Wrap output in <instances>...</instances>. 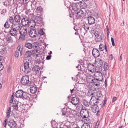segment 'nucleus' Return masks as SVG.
Returning <instances> with one entry per match:
<instances>
[{"label": "nucleus", "mask_w": 128, "mask_h": 128, "mask_svg": "<svg viewBox=\"0 0 128 128\" xmlns=\"http://www.w3.org/2000/svg\"><path fill=\"white\" fill-rule=\"evenodd\" d=\"M21 16L18 14L15 15L14 18L12 16H9L8 21L10 24H12L14 26H20V21Z\"/></svg>", "instance_id": "1"}, {"label": "nucleus", "mask_w": 128, "mask_h": 128, "mask_svg": "<svg viewBox=\"0 0 128 128\" xmlns=\"http://www.w3.org/2000/svg\"><path fill=\"white\" fill-rule=\"evenodd\" d=\"M20 27V26H14L13 25L10 28L9 32L10 34L14 36H17L18 34V31Z\"/></svg>", "instance_id": "2"}, {"label": "nucleus", "mask_w": 128, "mask_h": 128, "mask_svg": "<svg viewBox=\"0 0 128 128\" xmlns=\"http://www.w3.org/2000/svg\"><path fill=\"white\" fill-rule=\"evenodd\" d=\"M20 82L22 84L24 85H30L31 84V82L29 80V77L28 75L23 76L21 78Z\"/></svg>", "instance_id": "3"}, {"label": "nucleus", "mask_w": 128, "mask_h": 128, "mask_svg": "<svg viewBox=\"0 0 128 128\" xmlns=\"http://www.w3.org/2000/svg\"><path fill=\"white\" fill-rule=\"evenodd\" d=\"M89 111L86 108L82 109L80 112V116L81 118L80 119H84L86 118V117H88L89 116Z\"/></svg>", "instance_id": "4"}, {"label": "nucleus", "mask_w": 128, "mask_h": 128, "mask_svg": "<svg viewBox=\"0 0 128 128\" xmlns=\"http://www.w3.org/2000/svg\"><path fill=\"white\" fill-rule=\"evenodd\" d=\"M34 19V20H32V22H33V26H36V23L40 24L42 23L43 24L44 22L43 21L42 18L40 16H36Z\"/></svg>", "instance_id": "5"}, {"label": "nucleus", "mask_w": 128, "mask_h": 128, "mask_svg": "<svg viewBox=\"0 0 128 128\" xmlns=\"http://www.w3.org/2000/svg\"><path fill=\"white\" fill-rule=\"evenodd\" d=\"M90 104L91 106H92V108H95V109H99V105L100 106L101 104L99 102L96 100H93L92 101H90Z\"/></svg>", "instance_id": "6"}, {"label": "nucleus", "mask_w": 128, "mask_h": 128, "mask_svg": "<svg viewBox=\"0 0 128 128\" xmlns=\"http://www.w3.org/2000/svg\"><path fill=\"white\" fill-rule=\"evenodd\" d=\"M35 26H31V27H32V28H30L29 32L30 36L32 38H34L35 37L37 34Z\"/></svg>", "instance_id": "7"}, {"label": "nucleus", "mask_w": 128, "mask_h": 128, "mask_svg": "<svg viewBox=\"0 0 128 128\" xmlns=\"http://www.w3.org/2000/svg\"><path fill=\"white\" fill-rule=\"evenodd\" d=\"M24 72L27 74L31 71V68L29 66V62L27 61L25 62L24 64Z\"/></svg>", "instance_id": "8"}, {"label": "nucleus", "mask_w": 128, "mask_h": 128, "mask_svg": "<svg viewBox=\"0 0 128 128\" xmlns=\"http://www.w3.org/2000/svg\"><path fill=\"white\" fill-rule=\"evenodd\" d=\"M90 12H88V16L87 17L88 20V24L90 25H92L94 24L95 22V18L92 16H91V15H90L88 14L90 13Z\"/></svg>", "instance_id": "9"}, {"label": "nucleus", "mask_w": 128, "mask_h": 128, "mask_svg": "<svg viewBox=\"0 0 128 128\" xmlns=\"http://www.w3.org/2000/svg\"><path fill=\"white\" fill-rule=\"evenodd\" d=\"M7 123L8 125L11 128H14L17 125L15 122L12 120L8 122Z\"/></svg>", "instance_id": "10"}, {"label": "nucleus", "mask_w": 128, "mask_h": 128, "mask_svg": "<svg viewBox=\"0 0 128 128\" xmlns=\"http://www.w3.org/2000/svg\"><path fill=\"white\" fill-rule=\"evenodd\" d=\"M71 123L68 120H66L65 123H62L60 124V128H66L67 127H70Z\"/></svg>", "instance_id": "11"}, {"label": "nucleus", "mask_w": 128, "mask_h": 128, "mask_svg": "<svg viewBox=\"0 0 128 128\" xmlns=\"http://www.w3.org/2000/svg\"><path fill=\"white\" fill-rule=\"evenodd\" d=\"M92 55L95 58L98 57L100 55L99 50L96 48H94L92 50Z\"/></svg>", "instance_id": "12"}, {"label": "nucleus", "mask_w": 128, "mask_h": 128, "mask_svg": "<svg viewBox=\"0 0 128 128\" xmlns=\"http://www.w3.org/2000/svg\"><path fill=\"white\" fill-rule=\"evenodd\" d=\"M30 92L32 94L36 93V92L37 89L36 86L34 84L30 85Z\"/></svg>", "instance_id": "13"}, {"label": "nucleus", "mask_w": 128, "mask_h": 128, "mask_svg": "<svg viewBox=\"0 0 128 128\" xmlns=\"http://www.w3.org/2000/svg\"><path fill=\"white\" fill-rule=\"evenodd\" d=\"M101 70L102 71H101V72H100V71H97L96 72L98 74L96 76V78L98 79V80L101 81L103 79V76L102 75L103 73L102 72V69H101Z\"/></svg>", "instance_id": "14"}, {"label": "nucleus", "mask_w": 128, "mask_h": 128, "mask_svg": "<svg viewBox=\"0 0 128 128\" xmlns=\"http://www.w3.org/2000/svg\"><path fill=\"white\" fill-rule=\"evenodd\" d=\"M95 67L94 65L92 64H89L88 65V69L90 72H93L96 71V70L94 69Z\"/></svg>", "instance_id": "15"}, {"label": "nucleus", "mask_w": 128, "mask_h": 128, "mask_svg": "<svg viewBox=\"0 0 128 128\" xmlns=\"http://www.w3.org/2000/svg\"><path fill=\"white\" fill-rule=\"evenodd\" d=\"M71 102L73 104L76 105L79 102V98L76 96L72 97L71 99Z\"/></svg>", "instance_id": "16"}, {"label": "nucleus", "mask_w": 128, "mask_h": 128, "mask_svg": "<svg viewBox=\"0 0 128 128\" xmlns=\"http://www.w3.org/2000/svg\"><path fill=\"white\" fill-rule=\"evenodd\" d=\"M21 21L22 24L23 26L27 25L29 22L28 18L26 17H24Z\"/></svg>", "instance_id": "17"}, {"label": "nucleus", "mask_w": 128, "mask_h": 128, "mask_svg": "<svg viewBox=\"0 0 128 128\" xmlns=\"http://www.w3.org/2000/svg\"><path fill=\"white\" fill-rule=\"evenodd\" d=\"M15 94L16 97L21 98L24 95L23 91L22 90H18L16 92Z\"/></svg>", "instance_id": "18"}, {"label": "nucleus", "mask_w": 128, "mask_h": 128, "mask_svg": "<svg viewBox=\"0 0 128 128\" xmlns=\"http://www.w3.org/2000/svg\"><path fill=\"white\" fill-rule=\"evenodd\" d=\"M72 7L73 10L76 11H78L80 9L79 8V5L78 3L72 4Z\"/></svg>", "instance_id": "19"}, {"label": "nucleus", "mask_w": 128, "mask_h": 128, "mask_svg": "<svg viewBox=\"0 0 128 128\" xmlns=\"http://www.w3.org/2000/svg\"><path fill=\"white\" fill-rule=\"evenodd\" d=\"M92 80V81L93 84L96 86L98 87L100 86V81H101L98 79L95 78Z\"/></svg>", "instance_id": "20"}, {"label": "nucleus", "mask_w": 128, "mask_h": 128, "mask_svg": "<svg viewBox=\"0 0 128 128\" xmlns=\"http://www.w3.org/2000/svg\"><path fill=\"white\" fill-rule=\"evenodd\" d=\"M97 62L95 64L96 66L97 67L101 68L102 69V66L103 64L102 60L98 58Z\"/></svg>", "instance_id": "21"}, {"label": "nucleus", "mask_w": 128, "mask_h": 128, "mask_svg": "<svg viewBox=\"0 0 128 128\" xmlns=\"http://www.w3.org/2000/svg\"><path fill=\"white\" fill-rule=\"evenodd\" d=\"M78 3L80 8L85 9L87 8V4L85 2L80 1Z\"/></svg>", "instance_id": "22"}, {"label": "nucleus", "mask_w": 128, "mask_h": 128, "mask_svg": "<svg viewBox=\"0 0 128 128\" xmlns=\"http://www.w3.org/2000/svg\"><path fill=\"white\" fill-rule=\"evenodd\" d=\"M20 32L26 35L27 32L26 27L25 26L22 27L20 30Z\"/></svg>", "instance_id": "23"}, {"label": "nucleus", "mask_w": 128, "mask_h": 128, "mask_svg": "<svg viewBox=\"0 0 128 128\" xmlns=\"http://www.w3.org/2000/svg\"><path fill=\"white\" fill-rule=\"evenodd\" d=\"M62 115H64L65 117H70V113L66 110V109L63 108L62 112Z\"/></svg>", "instance_id": "24"}, {"label": "nucleus", "mask_w": 128, "mask_h": 128, "mask_svg": "<svg viewBox=\"0 0 128 128\" xmlns=\"http://www.w3.org/2000/svg\"><path fill=\"white\" fill-rule=\"evenodd\" d=\"M30 95L28 94H26L25 92L24 93V95L22 96V98L24 99H26L29 100L30 99Z\"/></svg>", "instance_id": "25"}, {"label": "nucleus", "mask_w": 128, "mask_h": 128, "mask_svg": "<svg viewBox=\"0 0 128 128\" xmlns=\"http://www.w3.org/2000/svg\"><path fill=\"white\" fill-rule=\"evenodd\" d=\"M108 67L107 63L105 62L104 65V70H103L102 72L103 74H106L107 72L108 71Z\"/></svg>", "instance_id": "26"}, {"label": "nucleus", "mask_w": 128, "mask_h": 128, "mask_svg": "<svg viewBox=\"0 0 128 128\" xmlns=\"http://www.w3.org/2000/svg\"><path fill=\"white\" fill-rule=\"evenodd\" d=\"M18 102L16 101L15 103L14 102L12 104V106L13 108V110L15 111H16L18 110Z\"/></svg>", "instance_id": "27"}, {"label": "nucleus", "mask_w": 128, "mask_h": 128, "mask_svg": "<svg viewBox=\"0 0 128 128\" xmlns=\"http://www.w3.org/2000/svg\"><path fill=\"white\" fill-rule=\"evenodd\" d=\"M33 54V52H32V51H28L26 52L25 56L27 58H30Z\"/></svg>", "instance_id": "28"}, {"label": "nucleus", "mask_w": 128, "mask_h": 128, "mask_svg": "<svg viewBox=\"0 0 128 128\" xmlns=\"http://www.w3.org/2000/svg\"><path fill=\"white\" fill-rule=\"evenodd\" d=\"M71 17H73L74 18H80V16L78 12V11L74 12L72 14V16L71 15L70 16Z\"/></svg>", "instance_id": "29"}, {"label": "nucleus", "mask_w": 128, "mask_h": 128, "mask_svg": "<svg viewBox=\"0 0 128 128\" xmlns=\"http://www.w3.org/2000/svg\"><path fill=\"white\" fill-rule=\"evenodd\" d=\"M44 58V56H42L39 58L36 61V63L38 64H39L43 61V60L42 58Z\"/></svg>", "instance_id": "30"}, {"label": "nucleus", "mask_w": 128, "mask_h": 128, "mask_svg": "<svg viewBox=\"0 0 128 128\" xmlns=\"http://www.w3.org/2000/svg\"><path fill=\"white\" fill-rule=\"evenodd\" d=\"M40 69L38 66L35 65L32 68V70L35 72H37L40 70Z\"/></svg>", "instance_id": "31"}, {"label": "nucleus", "mask_w": 128, "mask_h": 128, "mask_svg": "<svg viewBox=\"0 0 128 128\" xmlns=\"http://www.w3.org/2000/svg\"><path fill=\"white\" fill-rule=\"evenodd\" d=\"M81 120L82 122H84V123H86L88 124L90 123V120L88 117H86V118L84 119H81Z\"/></svg>", "instance_id": "32"}, {"label": "nucleus", "mask_w": 128, "mask_h": 128, "mask_svg": "<svg viewBox=\"0 0 128 128\" xmlns=\"http://www.w3.org/2000/svg\"><path fill=\"white\" fill-rule=\"evenodd\" d=\"M6 41L8 42H13V40L12 37L10 35H8L6 38Z\"/></svg>", "instance_id": "33"}, {"label": "nucleus", "mask_w": 128, "mask_h": 128, "mask_svg": "<svg viewBox=\"0 0 128 128\" xmlns=\"http://www.w3.org/2000/svg\"><path fill=\"white\" fill-rule=\"evenodd\" d=\"M32 44L28 42H26L25 44V47L29 49H31L32 48Z\"/></svg>", "instance_id": "34"}, {"label": "nucleus", "mask_w": 128, "mask_h": 128, "mask_svg": "<svg viewBox=\"0 0 128 128\" xmlns=\"http://www.w3.org/2000/svg\"><path fill=\"white\" fill-rule=\"evenodd\" d=\"M11 109L10 107H8V108L6 112V117L7 118H9V117L10 116V112H11Z\"/></svg>", "instance_id": "35"}, {"label": "nucleus", "mask_w": 128, "mask_h": 128, "mask_svg": "<svg viewBox=\"0 0 128 128\" xmlns=\"http://www.w3.org/2000/svg\"><path fill=\"white\" fill-rule=\"evenodd\" d=\"M78 14H79L80 16V18H83L84 16V12L82 10L80 9L78 11Z\"/></svg>", "instance_id": "36"}, {"label": "nucleus", "mask_w": 128, "mask_h": 128, "mask_svg": "<svg viewBox=\"0 0 128 128\" xmlns=\"http://www.w3.org/2000/svg\"><path fill=\"white\" fill-rule=\"evenodd\" d=\"M22 48H21V46H18L17 48V50L18 51L20 52V55L22 56V55L23 53L22 52Z\"/></svg>", "instance_id": "37"}, {"label": "nucleus", "mask_w": 128, "mask_h": 128, "mask_svg": "<svg viewBox=\"0 0 128 128\" xmlns=\"http://www.w3.org/2000/svg\"><path fill=\"white\" fill-rule=\"evenodd\" d=\"M105 52H103L102 55L104 56V57L106 58L107 56L108 55L107 49L106 45V44H105Z\"/></svg>", "instance_id": "38"}, {"label": "nucleus", "mask_w": 128, "mask_h": 128, "mask_svg": "<svg viewBox=\"0 0 128 128\" xmlns=\"http://www.w3.org/2000/svg\"><path fill=\"white\" fill-rule=\"evenodd\" d=\"M89 24L85 23L82 25V27L84 29L87 31L89 29Z\"/></svg>", "instance_id": "39"}, {"label": "nucleus", "mask_w": 128, "mask_h": 128, "mask_svg": "<svg viewBox=\"0 0 128 128\" xmlns=\"http://www.w3.org/2000/svg\"><path fill=\"white\" fill-rule=\"evenodd\" d=\"M82 128H91L90 125L86 123H84L82 125Z\"/></svg>", "instance_id": "40"}, {"label": "nucleus", "mask_w": 128, "mask_h": 128, "mask_svg": "<svg viewBox=\"0 0 128 128\" xmlns=\"http://www.w3.org/2000/svg\"><path fill=\"white\" fill-rule=\"evenodd\" d=\"M95 36L96 38L98 41H100L102 40V37L101 35L99 34H96V35H95Z\"/></svg>", "instance_id": "41"}, {"label": "nucleus", "mask_w": 128, "mask_h": 128, "mask_svg": "<svg viewBox=\"0 0 128 128\" xmlns=\"http://www.w3.org/2000/svg\"><path fill=\"white\" fill-rule=\"evenodd\" d=\"M32 48H37L39 46V44L37 42H34L32 44Z\"/></svg>", "instance_id": "42"}, {"label": "nucleus", "mask_w": 128, "mask_h": 128, "mask_svg": "<svg viewBox=\"0 0 128 128\" xmlns=\"http://www.w3.org/2000/svg\"><path fill=\"white\" fill-rule=\"evenodd\" d=\"M84 104L85 106L88 107L89 106L90 104V102H88L86 100H84Z\"/></svg>", "instance_id": "43"}, {"label": "nucleus", "mask_w": 128, "mask_h": 128, "mask_svg": "<svg viewBox=\"0 0 128 128\" xmlns=\"http://www.w3.org/2000/svg\"><path fill=\"white\" fill-rule=\"evenodd\" d=\"M20 35L19 37V39H20L21 40H24L25 39V36L26 35L24 34H22L20 32Z\"/></svg>", "instance_id": "44"}, {"label": "nucleus", "mask_w": 128, "mask_h": 128, "mask_svg": "<svg viewBox=\"0 0 128 128\" xmlns=\"http://www.w3.org/2000/svg\"><path fill=\"white\" fill-rule=\"evenodd\" d=\"M4 5L6 6H8L9 5L11 4V0H7L5 2H4Z\"/></svg>", "instance_id": "45"}, {"label": "nucleus", "mask_w": 128, "mask_h": 128, "mask_svg": "<svg viewBox=\"0 0 128 128\" xmlns=\"http://www.w3.org/2000/svg\"><path fill=\"white\" fill-rule=\"evenodd\" d=\"M43 28H41L38 30V34H40V36L44 34V32Z\"/></svg>", "instance_id": "46"}, {"label": "nucleus", "mask_w": 128, "mask_h": 128, "mask_svg": "<svg viewBox=\"0 0 128 128\" xmlns=\"http://www.w3.org/2000/svg\"><path fill=\"white\" fill-rule=\"evenodd\" d=\"M36 11L38 12H41L43 11L42 8L41 6L38 7L36 9Z\"/></svg>", "instance_id": "47"}, {"label": "nucleus", "mask_w": 128, "mask_h": 128, "mask_svg": "<svg viewBox=\"0 0 128 128\" xmlns=\"http://www.w3.org/2000/svg\"><path fill=\"white\" fill-rule=\"evenodd\" d=\"M9 19V18L7 20V21L6 22L5 24H4V26L6 28H8L10 27V24L8 22H9L8 21V20Z\"/></svg>", "instance_id": "48"}, {"label": "nucleus", "mask_w": 128, "mask_h": 128, "mask_svg": "<svg viewBox=\"0 0 128 128\" xmlns=\"http://www.w3.org/2000/svg\"><path fill=\"white\" fill-rule=\"evenodd\" d=\"M99 48L101 51H103L105 49V45L104 46V45L103 44H100L99 46Z\"/></svg>", "instance_id": "49"}, {"label": "nucleus", "mask_w": 128, "mask_h": 128, "mask_svg": "<svg viewBox=\"0 0 128 128\" xmlns=\"http://www.w3.org/2000/svg\"><path fill=\"white\" fill-rule=\"evenodd\" d=\"M96 95L99 98L102 95L101 92L99 90L97 91L96 92Z\"/></svg>", "instance_id": "50"}, {"label": "nucleus", "mask_w": 128, "mask_h": 128, "mask_svg": "<svg viewBox=\"0 0 128 128\" xmlns=\"http://www.w3.org/2000/svg\"><path fill=\"white\" fill-rule=\"evenodd\" d=\"M29 3H31V6L32 7V6H35L36 5L37 3V2L35 1V0L32 1V2L29 1L28 2Z\"/></svg>", "instance_id": "51"}, {"label": "nucleus", "mask_w": 128, "mask_h": 128, "mask_svg": "<svg viewBox=\"0 0 128 128\" xmlns=\"http://www.w3.org/2000/svg\"><path fill=\"white\" fill-rule=\"evenodd\" d=\"M94 110V112L95 113H96V112H97V113L96 114V116H99V113L100 112V110H99V109H95V110Z\"/></svg>", "instance_id": "52"}, {"label": "nucleus", "mask_w": 128, "mask_h": 128, "mask_svg": "<svg viewBox=\"0 0 128 128\" xmlns=\"http://www.w3.org/2000/svg\"><path fill=\"white\" fill-rule=\"evenodd\" d=\"M6 12V9L4 8L2 9L1 12V14L4 15H5Z\"/></svg>", "instance_id": "53"}, {"label": "nucleus", "mask_w": 128, "mask_h": 128, "mask_svg": "<svg viewBox=\"0 0 128 128\" xmlns=\"http://www.w3.org/2000/svg\"><path fill=\"white\" fill-rule=\"evenodd\" d=\"M94 94V92H93L91 90H90L88 92V94L89 96H91L93 95Z\"/></svg>", "instance_id": "54"}, {"label": "nucleus", "mask_w": 128, "mask_h": 128, "mask_svg": "<svg viewBox=\"0 0 128 128\" xmlns=\"http://www.w3.org/2000/svg\"><path fill=\"white\" fill-rule=\"evenodd\" d=\"M8 120V119H6L4 120V122L3 125L5 127L6 126V124H7V123H6V122H8L7 121Z\"/></svg>", "instance_id": "55"}, {"label": "nucleus", "mask_w": 128, "mask_h": 128, "mask_svg": "<svg viewBox=\"0 0 128 128\" xmlns=\"http://www.w3.org/2000/svg\"><path fill=\"white\" fill-rule=\"evenodd\" d=\"M19 52L18 50L16 51L15 53L14 56L15 57H18L19 55Z\"/></svg>", "instance_id": "56"}, {"label": "nucleus", "mask_w": 128, "mask_h": 128, "mask_svg": "<svg viewBox=\"0 0 128 128\" xmlns=\"http://www.w3.org/2000/svg\"><path fill=\"white\" fill-rule=\"evenodd\" d=\"M76 67L78 68V70H81V64H78L77 66H76Z\"/></svg>", "instance_id": "57"}, {"label": "nucleus", "mask_w": 128, "mask_h": 128, "mask_svg": "<svg viewBox=\"0 0 128 128\" xmlns=\"http://www.w3.org/2000/svg\"><path fill=\"white\" fill-rule=\"evenodd\" d=\"M111 38V42H112V45L113 46H114L115 45V44L114 43V38H113L112 37V38Z\"/></svg>", "instance_id": "58"}, {"label": "nucleus", "mask_w": 128, "mask_h": 128, "mask_svg": "<svg viewBox=\"0 0 128 128\" xmlns=\"http://www.w3.org/2000/svg\"><path fill=\"white\" fill-rule=\"evenodd\" d=\"M4 67L3 65L0 62V71L2 70L3 69Z\"/></svg>", "instance_id": "59"}, {"label": "nucleus", "mask_w": 128, "mask_h": 128, "mask_svg": "<svg viewBox=\"0 0 128 128\" xmlns=\"http://www.w3.org/2000/svg\"><path fill=\"white\" fill-rule=\"evenodd\" d=\"M75 126V124L71 123V124L70 125V128H74L75 127H76Z\"/></svg>", "instance_id": "60"}, {"label": "nucleus", "mask_w": 128, "mask_h": 128, "mask_svg": "<svg viewBox=\"0 0 128 128\" xmlns=\"http://www.w3.org/2000/svg\"><path fill=\"white\" fill-rule=\"evenodd\" d=\"M100 122L98 121L95 126V128H98L99 124Z\"/></svg>", "instance_id": "61"}, {"label": "nucleus", "mask_w": 128, "mask_h": 128, "mask_svg": "<svg viewBox=\"0 0 128 128\" xmlns=\"http://www.w3.org/2000/svg\"><path fill=\"white\" fill-rule=\"evenodd\" d=\"M51 56L50 55L47 56L46 58V59L48 60H50L51 58Z\"/></svg>", "instance_id": "62"}, {"label": "nucleus", "mask_w": 128, "mask_h": 128, "mask_svg": "<svg viewBox=\"0 0 128 128\" xmlns=\"http://www.w3.org/2000/svg\"><path fill=\"white\" fill-rule=\"evenodd\" d=\"M32 52H33L34 54H36V53L38 52V50L36 49H34L33 51L32 50Z\"/></svg>", "instance_id": "63"}, {"label": "nucleus", "mask_w": 128, "mask_h": 128, "mask_svg": "<svg viewBox=\"0 0 128 128\" xmlns=\"http://www.w3.org/2000/svg\"><path fill=\"white\" fill-rule=\"evenodd\" d=\"M94 35L95 36L96 34H98V32L96 30L94 31Z\"/></svg>", "instance_id": "64"}]
</instances>
